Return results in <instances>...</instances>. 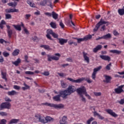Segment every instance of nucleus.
<instances>
[{
	"label": "nucleus",
	"instance_id": "obj_3",
	"mask_svg": "<svg viewBox=\"0 0 124 124\" xmlns=\"http://www.w3.org/2000/svg\"><path fill=\"white\" fill-rule=\"evenodd\" d=\"M35 117L39 122H40V123H42L43 124H46V123H48V122H51V121L53 122V121H54V119L49 116H47L45 118V120H44V118L42 116L39 115H35Z\"/></svg>",
	"mask_w": 124,
	"mask_h": 124
},
{
	"label": "nucleus",
	"instance_id": "obj_48",
	"mask_svg": "<svg viewBox=\"0 0 124 124\" xmlns=\"http://www.w3.org/2000/svg\"><path fill=\"white\" fill-rule=\"evenodd\" d=\"M111 65H112V63H109L108 65H107L106 67V68L107 70H110L111 69Z\"/></svg>",
	"mask_w": 124,
	"mask_h": 124
},
{
	"label": "nucleus",
	"instance_id": "obj_33",
	"mask_svg": "<svg viewBox=\"0 0 124 124\" xmlns=\"http://www.w3.org/2000/svg\"><path fill=\"white\" fill-rule=\"evenodd\" d=\"M103 39H106V40H107V39H109L111 38V37H112V36L111 35V34L108 33L106 35L103 36Z\"/></svg>",
	"mask_w": 124,
	"mask_h": 124
},
{
	"label": "nucleus",
	"instance_id": "obj_56",
	"mask_svg": "<svg viewBox=\"0 0 124 124\" xmlns=\"http://www.w3.org/2000/svg\"><path fill=\"white\" fill-rule=\"evenodd\" d=\"M45 14L46 16H48V17L52 16V13L51 14V13H45Z\"/></svg>",
	"mask_w": 124,
	"mask_h": 124
},
{
	"label": "nucleus",
	"instance_id": "obj_35",
	"mask_svg": "<svg viewBox=\"0 0 124 124\" xmlns=\"http://www.w3.org/2000/svg\"><path fill=\"white\" fill-rule=\"evenodd\" d=\"M105 78H106V80H103V82L107 83H109L111 80V77L108 76H106Z\"/></svg>",
	"mask_w": 124,
	"mask_h": 124
},
{
	"label": "nucleus",
	"instance_id": "obj_63",
	"mask_svg": "<svg viewBox=\"0 0 124 124\" xmlns=\"http://www.w3.org/2000/svg\"><path fill=\"white\" fill-rule=\"evenodd\" d=\"M28 55H25V62H29V61H28Z\"/></svg>",
	"mask_w": 124,
	"mask_h": 124
},
{
	"label": "nucleus",
	"instance_id": "obj_64",
	"mask_svg": "<svg viewBox=\"0 0 124 124\" xmlns=\"http://www.w3.org/2000/svg\"><path fill=\"white\" fill-rule=\"evenodd\" d=\"M5 101L11 102V100L8 97L5 98Z\"/></svg>",
	"mask_w": 124,
	"mask_h": 124
},
{
	"label": "nucleus",
	"instance_id": "obj_62",
	"mask_svg": "<svg viewBox=\"0 0 124 124\" xmlns=\"http://www.w3.org/2000/svg\"><path fill=\"white\" fill-rule=\"evenodd\" d=\"M8 5H9V6L13 7V6H14V2L8 3Z\"/></svg>",
	"mask_w": 124,
	"mask_h": 124
},
{
	"label": "nucleus",
	"instance_id": "obj_5",
	"mask_svg": "<svg viewBox=\"0 0 124 124\" xmlns=\"http://www.w3.org/2000/svg\"><path fill=\"white\" fill-rule=\"evenodd\" d=\"M42 105H45L46 106H49V107H53L56 109H61V108H63V105L62 104L57 105L55 104H51L50 103H42Z\"/></svg>",
	"mask_w": 124,
	"mask_h": 124
},
{
	"label": "nucleus",
	"instance_id": "obj_29",
	"mask_svg": "<svg viewBox=\"0 0 124 124\" xmlns=\"http://www.w3.org/2000/svg\"><path fill=\"white\" fill-rule=\"evenodd\" d=\"M53 99L55 101H61V95L59 94L54 96Z\"/></svg>",
	"mask_w": 124,
	"mask_h": 124
},
{
	"label": "nucleus",
	"instance_id": "obj_45",
	"mask_svg": "<svg viewBox=\"0 0 124 124\" xmlns=\"http://www.w3.org/2000/svg\"><path fill=\"white\" fill-rule=\"evenodd\" d=\"M7 121L5 119H1L0 121V124H6Z\"/></svg>",
	"mask_w": 124,
	"mask_h": 124
},
{
	"label": "nucleus",
	"instance_id": "obj_26",
	"mask_svg": "<svg viewBox=\"0 0 124 124\" xmlns=\"http://www.w3.org/2000/svg\"><path fill=\"white\" fill-rule=\"evenodd\" d=\"M21 63V59L20 58H18L17 60L15 62H13L12 63L13 64H14V65H16V66H18L19 65V64Z\"/></svg>",
	"mask_w": 124,
	"mask_h": 124
},
{
	"label": "nucleus",
	"instance_id": "obj_9",
	"mask_svg": "<svg viewBox=\"0 0 124 124\" xmlns=\"http://www.w3.org/2000/svg\"><path fill=\"white\" fill-rule=\"evenodd\" d=\"M60 96L62 97L63 98H65L66 96L67 95H69V94L67 91V90H64V91H60L59 92Z\"/></svg>",
	"mask_w": 124,
	"mask_h": 124
},
{
	"label": "nucleus",
	"instance_id": "obj_12",
	"mask_svg": "<svg viewBox=\"0 0 124 124\" xmlns=\"http://www.w3.org/2000/svg\"><path fill=\"white\" fill-rule=\"evenodd\" d=\"M7 27V32L8 33V36L9 38H11V36H12V34H13V31L11 30V27L9 25H6Z\"/></svg>",
	"mask_w": 124,
	"mask_h": 124
},
{
	"label": "nucleus",
	"instance_id": "obj_23",
	"mask_svg": "<svg viewBox=\"0 0 124 124\" xmlns=\"http://www.w3.org/2000/svg\"><path fill=\"white\" fill-rule=\"evenodd\" d=\"M55 56H52V60L53 61H59L60 60V57H61V54L60 53L55 54Z\"/></svg>",
	"mask_w": 124,
	"mask_h": 124
},
{
	"label": "nucleus",
	"instance_id": "obj_6",
	"mask_svg": "<svg viewBox=\"0 0 124 124\" xmlns=\"http://www.w3.org/2000/svg\"><path fill=\"white\" fill-rule=\"evenodd\" d=\"M40 5L42 6H50L51 8H53V3H52V0H44L40 2Z\"/></svg>",
	"mask_w": 124,
	"mask_h": 124
},
{
	"label": "nucleus",
	"instance_id": "obj_60",
	"mask_svg": "<svg viewBox=\"0 0 124 124\" xmlns=\"http://www.w3.org/2000/svg\"><path fill=\"white\" fill-rule=\"evenodd\" d=\"M31 15L30 14H27L25 15V19H27V20L29 19V18L31 17Z\"/></svg>",
	"mask_w": 124,
	"mask_h": 124
},
{
	"label": "nucleus",
	"instance_id": "obj_42",
	"mask_svg": "<svg viewBox=\"0 0 124 124\" xmlns=\"http://www.w3.org/2000/svg\"><path fill=\"white\" fill-rule=\"evenodd\" d=\"M12 18V16L11 15L9 14H5V19H11Z\"/></svg>",
	"mask_w": 124,
	"mask_h": 124
},
{
	"label": "nucleus",
	"instance_id": "obj_10",
	"mask_svg": "<svg viewBox=\"0 0 124 124\" xmlns=\"http://www.w3.org/2000/svg\"><path fill=\"white\" fill-rule=\"evenodd\" d=\"M101 68H102V66H99L96 68H94L93 73L92 74V78L93 79V80L95 79V75H96V73L97 72V71H99V70H100Z\"/></svg>",
	"mask_w": 124,
	"mask_h": 124
},
{
	"label": "nucleus",
	"instance_id": "obj_18",
	"mask_svg": "<svg viewBox=\"0 0 124 124\" xmlns=\"http://www.w3.org/2000/svg\"><path fill=\"white\" fill-rule=\"evenodd\" d=\"M19 10L17 9H6L5 10V12L6 13H14V12H18Z\"/></svg>",
	"mask_w": 124,
	"mask_h": 124
},
{
	"label": "nucleus",
	"instance_id": "obj_55",
	"mask_svg": "<svg viewBox=\"0 0 124 124\" xmlns=\"http://www.w3.org/2000/svg\"><path fill=\"white\" fill-rule=\"evenodd\" d=\"M118 102L121 105H123V104H124V99H121L120 101H119Z\"/></svg>",
	"mask_w": 124,
	"mask_h": 124
},
{
	"label": "nucleus",
	"instance_id": "obj_58",
	"mask_svg": "<svg viewBox=\"0 0 124 124\" xmlns=\"http://www.w3.org/2000/svg\"><path fill=\"white\" fill-rule=\"evenodd\" d=\"M113 34H114V35L116 36V35H119V32H118V31H117L114 30L113 31Z\"/></svg>",
	"mask_w": 124,
	"mask_h": 124
},
{
	"label": "nucleus",
	"instance_id": "obj_15",
	"mask_svg": "<svg viewBox=\"0 0 124 124\" xmlns=\"http://www.w3.org/2000/svg\"><path fill=\"white\" fill-rule=\"evenodd\" d=\"M100 58L104 61H107L108 62H110V61H111V57H110L109 56L100 55Z\"/></svg>",
	"mask_w": 124,
	"mask_h": 124
},
{
	"label": "nucleus",
	"instance_id": "obj_54",
	"mask_svg": "<svg viewBox=\"0 0 124 124\" xmlns=\"http://www.w3.org/2000/svg\"><path fill=\"white\" fill-rule=\"evenodd\" d=\"M14 89H15V90H20V89H21V87H20V86H17V85H14Z\"/></svg>",
	"mask_w": 124,
	"mask_h": 124
},
{
	"label": "nucleus",
	"instance_id": "obj_32",
	"mask_svg": "<svg viewBox=\"0 0 124 124\" xmlns=\"http://www.w3.org/2000/svg\"><path fill=\"white\" fill-rule=\"evenodd\" d=\"M19 53H20V50H19L18 49H16L12 53V55L14 56H18V55H19Z\"/></svg>",
	"mask_w": 124,
	"mask_h": 124
},
{
	"label": "nucleus",
	"instance_id": "obj_21",
	"mask_svg": "<svg viewBox=\"0 0 124 124\" xmlns=\"http://www.w3.org/2000/svg\"><path fill=\"white\" fill-rule=\"evenodd\" d=\"M13 27H14L16 31H20L22 30V29L21 28V27H22V23L21 25L14 24L13 25Z\"/></svg>",
	"mask_w": 124,
	"mask_h": 124
},
{
	"label": "nucleus",
	"instance_id": "obj_4",
	"mask_svg": "<svg viewBox=\"0 0 124 124\" xmlns=\"http://www.w3.org/2000/svg\"><path fill=\"white\" fill-rule=\"evenodd\" d=\"M67 80H69V81H70L71 82H72L73 83H81L82 81H87V83H89V84H91L93 82L91 80L90 78H78L77 80L73 79V78H68Z\"/></svg>",
	"mask_w": 124,
	"mask_h": 124
},
{
	"label": "nucleus",
	"instance_id": "obj_19",
	"mask_svg": "<svg viewBox=\"0 0 124 124\" xmlns=\"http://www.w3.org/2000/svg\"><path fill=\"white\" fill-rule=\"evenodd\" d=\"M82 54H83V58L84 59V61L87 62L88 63H89L90 62V58L88 56H87V55H88V53H85V52H83Z\"/></svg>",
	"mask_w": 124,
	"mask_h": 124
},
{
	"label": "nucleus",
	"instance_id": "obj_39",
	"mask_svg": "<svg viewBox=\"0 0 124 124\" xmlns=\"http://www.w3.org/2000/svg\"><path fill=\"white\" fill-rule=\"evenodd\" d=\"M8 114L4 111L0 112V115L2 117H6V116H8Z\"/></svg>",
	"mask_w": 124,
	"mask_h": 124
},
{
	"label": "nucleus",
	"instance_id": "obj_11",
	"mask_svg": "<svg viewBox=\"0 0 124 124\" xmlns=\"http://www.w3.org/2000/svg\"><path fill=\"white\" fill-rule=\"evenodd\" d=\"M124 85H123L119 86L118 88L115 89L114 91L116 93H117L118 94H119L124 92V90L123 89V88H124Z\"/></svg>",
	"mask_w": 124,
	"mask_h": 124
},
{
	"label": "nucleus",
	"instance_id": "obj_20",
	"mask_svg": "<svg viewBox=\"0 0 124 124\" xmlns=\"http://www.w3.org/2000/svg\"><path fill=\"white\" fill-rule=\"evenodd\" d=\"M101 49H102V46L99 45L97 46L95 48L93 49V52L94 53H97V51L100 50Z\"/></svg>",
	"mask_w": 124,
	"mask_h": 124
},
{
	"label": "nucleus",
	"instance_id": "obj_36",
	"mask_svg": "<svg viewBox=\"0 0 124 124\" xmlns=\"http://www.w3.org/2000/svg\"><path fill=\"white\" fill-rule=\"evenodd\" d=\"M50 27H51V28H52V29H56L57 28V24H56L55 22H51L50 24H49Z\"/></svg>",
	"mask_w": 124,
	"mask_h": 124
},
{
	"label": "nucleus",
	"instance_id": "obj_44",
	"mask_svg": "<svg viewBox=\"0 0 124 124\" xmlns=\"http://www.w3.org/2000/svg\"><path fill=\"white\" fill-rule=\"evenodd\" d=\"M25 74H27V75H33V74H34V72L31 71H26L25 72Z\"/></svg>",
	"mask_w": 124,
	"mask_h": 124
},
{
	"label": "nucleus",
	"instance_id": "obj_61",
	"mask_svg": "<svg viewBox=\"0 0 124 124\" xmlns=\"http://www.w3.org/2000/svg\"><path fill=\"white\" fill-rule=\"evenodd\" d=\"M58 75H59V76H60L61 77H63V76H65V75H64V74H63V73H58Z\"/></svg>",
	"mask_w": 124,
	"mask_h": 124
},
{
	"label": "nucleus",
	"instance_id": "obj_40",
	"mask_svg": "<svg viewBox=\"0 0 124 124\" xmlns=\"http://www.w3.org/2000/svg\"><path fill=\"white\" fill-rule=\"evenodd\" d=\"M2 55L5 57V58H7V57H9L10 54L6 51H4L2 53Z\"/></svg>",
	"mask_w": 124,
	"mask_h": 124
},
{
	"label": "nucleus",
	"instance_id": "obj_59",
	"mask_svg": "<svg viewBox=\"0 0 124 124\" xmlns=\"http://www.w3.org/2000/svg\"><path fill=\"white\" fill-rule=\"evenodd\" d=\"M67 62H73V60H72V58H68L66 59Z\"/></svg>",
	"mask_w": 124,
	"mask_h": 124
},
{
	"label": "nucleus",
	"instance_id": "obj_38",
	"mask_svg": "<svg viewBox=\"0 0 124 124\" xmlns=\"http://www.w3.org/2000/svg\"><path fill=\"white\" fill-rule=\"evenodd\" d=\"M1 76H2V78L5 80V81H7V78H6V73L1 72Z\"/></svg>",
	"mask_w": 124,
	"mask_h": 124
},
{
	"label": "nucleus",
	"instance_id": "obj_22",
	"mask_svg": "<svg viewBox=\"0 0 124 124\" xmlns=\"http://www.w3.org/2000/svg\"><path fill=\"white\" fill-rule=\"evenodd\" d=\"M110 53H112V54H116V55H120L122 54V51L118 50L117 49L109 50Z\"/></svg>",
	"mask_w": 124,
	"mask_h": 124
},
{
	"label": "nucleus",
	"instance_id": "obj_41",
	"mask_svg": "<svg viewBox=\"0 0 124 124\" xmlns=\"http://www.w3.org/2000/svg\"><path fill=\"white\" fill-rule=\"evenodd\" d=\"M47 34H51V35L53 34L54 32L53 31V30L51 29H48L46 31Z\"/></svg>",
	"mask_w": 124,
	"mask_h": 124
},
{
	"label": "nucleus",
	"instance_id": "obj_31",
	"mask_svg": "<svg viewBox=\"0 0 124 124\" xmlns=\"http://www.w3.org/2000/svg\"><path fill=\"white\" fill-rule=\"evenodd\" d=\"M21 27L23 28V31L26 33V34H30V32H29V31H28V29L25 27V25H24V23L23 22H21Z\"/></svg>",
	"mask_w": 124,
	"mask_h": 124
},
{
	"label": "nucleus",
	"instance_id": "obj_24",
	"mask_svg": "<svg viewBox=\"0 0 124 124\" xmlns=\"http://www.w3.org/2000/svg\"><path fill=\"white\" fill-rule=\"evenodd\" d=\"M61 85L62 89H66V88H67V86H68L67 83H66L63 80L61 81Z\"/></svg>",
	"mask_w": 124,
	"mask_h": 124
},
{
	"label": "nucleus",
	"instance_id": "obj_57",
	"mask_svg": "<svg viewBox=\"0 0 124 124\" xmlns=\"http://www.w3.org/2000/svg\"><path fill=\"white\" fill-rule=\"evenodd\" d=\"M46 36L48 39H49L50 40H53V39H52V37H51V35H50V34H47Z\"/></svg>",
	"mask_w": 124,
	"mask_h": 124
},
{
	"label": "nucleus",
	"instance_id": "obj_28",
	"mask_svg": "<svg viewBox=\"0 0 124 124\" xmlns=\"http://www.w3.org/2000/svg\"><path fill=\"white\" fill-rule=\"evenodd\" d=\"M18 93V92H16L14 90L8 92V95H17Z\"/></svg>",
	"mask_w": 124,
	"mask_h": 124
},
{
	"label": "nucleus",
	"instance_id": "obj_25",
	"mask_svg": "<svg viewBox=\"0 0 124 124\" xmlns=\"http://www.w3.org/2000/svg\"><path fill=\"white\" fill-rule=\"evenodd\" d=\"M23 86H24V87H22L21 88L23 91H27V90H30V89H31V87H30V86L26 84V83H24L23 84Z\"/></svg>",
	"mask_w": 124,
	"mask_h": 124
},
{
	"label": "nucleus",
	"instance_id": "obj_49",
	"mask_svg": "<svg viewBox=\"0 0 124 124\" xmlns=\"http://www.w3.org/2000/svg\"><path fill=\"white\" fill-rule=\"evenodd\" d=\"M52 60H53V56L47 55V61H48V62H51Z\"/></svg>",
	"mask_w": 124,
	"mask_h": 124
},
{
	"label": "nucleus",
	"instance_id": "obj_14",
	"mask_svg": "<svg viewBox=\"0 0 124 124\" xmlns=\"http://www.w3.org/2000/svg\"><path fill=\"white\" fill-rule=\"evenodd\" d=\"M106 111L107 113H108V114H109V115H110L112 117H114V118H117V117H118V114H116V113L113 112L112 109H107Z\"/></svg>",
	"mask_w": 124,
	"mask_h": 124
},
{
	"label": "nucleus",
	"instance_id": "obj_53",
	"mask_svg": "<svg viewBox=\"0 0 124 124\" xmlns=\"http://www.w3.org/2000/svg\"><path fill=\"white\" fill-rule=\"evenodd\" d=\"M60 27L62 28V29H63L64 28V24L62 23V21H60L59 24Z\"/></svg>",
	"mask_w": 124,
	"mask_h": 124
},
{
	"label": "nucleus",
	"instance_id": "obj_47",
	"mask_svg": "<svg viewBox=\"0 0 124 124\" xmlns=\"http://www.w3.org/2000/svg\"><path fill=\"white\" fill-rule=\"evenodd\" d=\"M42 75H44L45 76H49L50 75V73L49 72L45 71L42 73Z\"/></svg>",
	"mask_w": 124,
	"mask_h": 124
},
{
	"label": "nucleus",
	"instance_id": "obj_1",
	"mask_svg": "<svg viewBox=\"0 0 124 124\" xmlns=\"http://www.w3.org/2000/svg\"><path fill=\"white\" fill-rule=\"evenodd\" d=\"M110 25V23L108 21H105L104 19L101 18L99 22L96 25L95 27L93 29V31H97L99 28L101 27L100 31H106V26H105V24Z\"/></svg>",
	"mask_w": 124,
	"mask_h": 124
},
{
	"label": "nucleus",
	"instance_id": "obj_37",
	"mask_svg": "<svg viewBox=\"0 0 124 124\" xmlns=\"http://www.w3.org/2000/svg\"><path fill=\"white\" fill-rule=\"evenodd\" d=\"M118 13L121 16L124 15V9H118Z\"/></svg>",
	"mask_w": 124,
	"mask_h": 124
},
{
	"label": "nucleus",
	"instance_id": "obj_52",
	"mask_svg": "<svg viewBox=\"0 0 124 124\" xmlns=\"http://www.w3.org/2000/svg\"><path fill=\"white\" fill-rule=\"evenodd\" d=\"M28 4H29L30 5V6L31 7H34V6H35L34 3H33L31 2L28 1Z\"/></svg>",
	"mask_w": 124,
	"mask_h": 124
},
{
	"label": "nucleus",
	"instance_id": "obj_8",
	"mask_svg": "<svg viewBox=\"0 0 124 124\" xmlns=\"http://www.w3.org/2000/svg\"><path fill=\"white\" fill-rule=\"evenodd\" d=\"M11 104L9 102L2 103L0 105L1 109H10Z\"/></svg>",
	"mask_w": 124,
	"mask_h": 124
},
{
	"label": "nucleus",
	"instance_id": "obj_2",
	"mask_svg": "<svg viewBox=\"0 0 124 124\" xmlns=\"http://www.w3.org/2000/svg\"><path fill=\"white\" fill-rule=\"evenodd\" d=\"M77 92L80 96V97H81V101H83V102H86V98L84 97L83 94H85V96L88 97L89 99L91 98V96L88 94V93H87V89L84 86H82L78 88L77 89Z\"/></svg>",
	"mask_w": 124,
	"mask_h": 124
},
{
	"label": "nucleus",
	"instance_id": "obj_7",
	"mask_svg": "<svg viewBox=\"0 0 124 124\" xmlns=\"http://www.w3.org/2000/svg\"><path fill=\"white\" fill-rule=\"evenodd\" d=\"M92 37H93V35L91 34H89L88 35L85 36L83 38H78L77 39L78 43H81L82 41H87V40H90V39H92Z\"/></svg>",
	"mask_w": 124,
	"mask_h": 124
},
{
	"label": "nucleus",
	"instance_id": "obj_34",
	"mask_svg": "<svg viewBox=\"0 0 124 124\" xmlns=\"http://www.w3.org/2000/svg\"><path fill=\"white\" fill-rule=\"evenodd\" d=\"M51 16H52L53 19L57 20V19H58V17L59 16V15H58V14L56 13L55 12H52Z\"/></svg>",
	"mask_w": 124,
	"mask_h": 124
},
{
	"label": "nucleus",
	"instance_id": "obj_13",
	"mask_svg": "<svg viewBox=\"0 0 124 124\" xmlns=\"http://www.w3.org/2000/svg\"><path fill=\"white\" fill-rule=\"evenodd\" d=\"M67 91H68V93H69V95H70L71 93H73L76 90L75 89V87L73 86H70L68 87V88L67 89Z\"/></svg>",
	"mask_w": 124,
	"mask_h": 124
},
{
	"label": "nucleus",
	"instance_id": "obj_43",
	"mask_svg": "<svg viewBox=\"0 0 124 124\" xmlns=\"http://www.w3.org/2000/svg\"><path fill=\"white\" fill-rule=\"evenodd\" d=\"M94 120V118L91 117L90 119H89L87 121V124H91V123H92V122H93V121Z\"/></svg>",
	"mask_w": 124,
	"mask_h": 124
},
{
	"label": "nucleus",
	"instance_id": "obj_51",
	"mask_svg": "<svg viewBox=\"0 0 124 124\" xmlns=\"http://www.w3.org/2000/svg\"><path fill=\"white\" fill-rule=\"evenodd\" d=\"M52 35L54 38H57V39L58 37H59V35L55 32H53Z\"/></svg>",
	"mask_w": 124,
	"mask_h": 124
},
{
	"label": "nucleus",
	"instance_id": "obj_50",
	"mask_svg": "<svg viewBox=\"0 0 124 124\" xmlns=\"http://www.w3.org/2000/svg\"><path fill=\"white\" fill-rule=\"evenodd\" d=\"M93 93L96 96H100L101 95L100 92H94Z\"/></svg>",
	"mask_w": 124,
	"mask_h": 124
},
{
	"label": "nucleus",
	"instance_id": "obj_17",
	"mask_svg": "<svg viewBox=\"0 0 124 124\" xmlns=\"http://www.w3.org/2000/svg\"><path fill=\"white\" fill-rule=\"evenodd\" d=\"M67 117L66 116H63L62 118V119L60 121V124H67Z\"/></svg>",
	"mask_w": 124,
	"mask_h": 124
},
{
	"label": "nucleus",
	"instance_id": "obj_16",
	"mask_svg": "<svg viewBox=\"0 0 124 124\" xmlns=\"http://www.w3.org/2000/svg\"><path fill=\"white\" fill-rule=\"evenodd\" d=\"M59 40V43L61 44V45H64L65 43H67V39H63V38H58Z\"/></svg>",
	"mask_w": 124,
	"mask_h": 124
},
{
	"label": "nucleus",
	"instance_id": "obj_30",
	"mask_svg": "<svg viewBox=\"0 0 124 124\" xmlns=\"http://www.w3.org/2000/svg\"><path fill=\"white\" fill-rule=\"evenodd\" d=\"M93 113L94 114V117L97 116L100 120H104V117L101 116V115L99 114L98 113H97L96 111L93 112Z\"/></svg>",
	"mask_w": 124,
	"mask_h": 124
},
{
	"label": "nucleus",
	"instance_id": "obj_46",
	"mask_svg": "<svg viewBox=\"0 0 124 124\" xmlns=\"http://www.w3.org/2000/svg\"><path fill=\"white\" fill-rule=\"evenodd\" d=\"M41 47H43L45 49H46V50H50V46H49L43 45V46H41Z\"/></svg>",
	"mask_w": 124,
	"mask_h": 124
},
{
	"label": "nucleus",
	"instance_id": "obj_27",
	"mask_svg": "<svg viewBox=\"0 0 124 124\" xmlns=\"http://www.w3.org/2000/svg\"><path fill=\"white\" fill-rule=\"evenodd\" d=\"M19 121H20V120L19 119H12L10 121L8 124H17Z\"/></svg>",
	"mask_w": 124,
	"mask_h": 124
}]
</instances>
